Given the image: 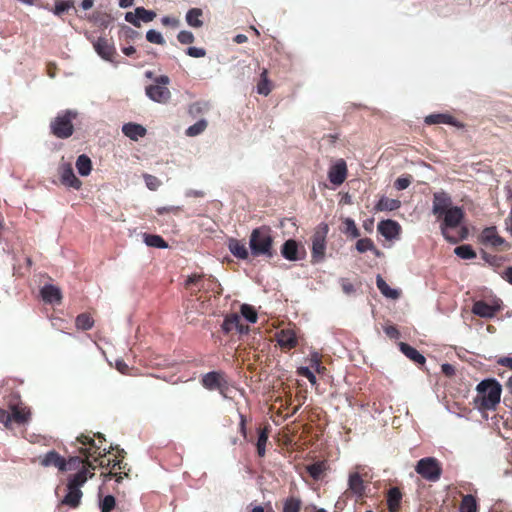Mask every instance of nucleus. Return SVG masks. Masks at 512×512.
Segmentation results:
<instances>
[{"instance_id": "nucleus-48", "label": "nucleus", "mask_w": 512, "mask_h": 512, "mask_svg": "<svg viewBox=\"0 0 512 512\" xmlns=\"http://www.w3.org/2000/svg\"><path fill=\"white\" fill-rule=\"evenodd\" d=\"M136 14L138 15L139 17V21H143V22H151L156 14L155 12L153 11H150V10H146L145 8L143 7H137L136 8Z\"/></svg>"}, {"instance_id": "nucleus-27", "label": "nucleus", "mask_w": 512, "mask_h": 512, "mask_svg": "<svg viewBox=\"0 0 512 512\" xmlns=\"http://www.w3.org/2000/svg\"><path fill=\"white\" fill-rule=\"evenodd\" d=\"M376 284L380 292L387 298L397 299L400 295L399 291L396 289H392L389 285L384 281V279L378 275L376 278Z\"/></svg>"}, {"instance_id": "nucleus-21", "label": "nucleus", "mask_w": 512, "mask_h": 512, "mask_svg": "<svg viewBox=\"0 0 512 512\" xmlns=\"http://www.w3.org/2000/svg\"><path fill=\"white\" fill-rule=\"evenodd\" d=\"M401 352L408 357L410 360L414 361L417 364H424L426 359L425 357L419 353L415 348L412 346L401 342L399 344Z\"/></svg>"}, {"instance_id": "nucleus-25", "label": "nucleus", "mask_w": 512, "mask_h": 512, "mask_svg": "<svg viewBox=\"0 0 512 512\" xmlns=\"http://www.w3.org/2000/svg\"><path fill=\"white\" fill-rule=\"evenodd\" d=\"M297 251H298L297 243H296V241H294L292 239L287 240L283 244L282 249H281V253H282L283 257L289 261H296L298 259Z\"/></svg>"}, {"instance_id": "nucleus-22", "label": "nucleus", "mask_w": 512, "mask_h": 512, "mask_svg": "<svg viewBox=\"0 0 512 512\" xmlns=\"http://www.w3.org/2000/svg\"><path fill=\"white\" fill-rule=\"evenodd\" d=\"M349 490L357 496L364 494L365 486L364 481L358 473H352L348 479Z\"/></svg>"}, {"instance_id": "nucleus-26", "label": "nucleus", "mask_w": 512, "mask_h": 512, "mask_svg": "<svg viewBox=\"0 0 512 512\" xmlns=\"http://www.w3.org/2000/svg\"><path fill=\"white\" fill-rule=\"evenodd\" d=\"M76 168L81 176H88L92 170L90 158L85 154L80 155L76 160Z\"/></svg>"}, {"instance_id": "nucleus-60", "label": "nucleus", "mask_w": 512, "mask_h": 512, "mask_svg": "<svg viewBox=\"0 0 512 512\" xmlns=\"http://www.w3.org/2000/svg\"><path fill=\"white\" fill-rule=\"evenodd\" d=\"M441 370L448 377H451L455 374L454 366H452L451 364H448V363L442 364Z\"/></svg>"}, {"instance_id": "nucleus-36", "label": "nucleus", "mask_w": 512, "mask_h": 512, "mask_svg": "<svg viewBox=\"0 0 512 512\" xmlns=\"http://www.w3.org/2000/svg\"><path fill=\"white\" fill-rule=\"evenodd\" d=\"M77 440H78L81 444H83V445H86V444H89V445H90V448H88V449H87V448H85V449H84V448H82V449L80 450V451H81V453H82L83 455H85L87 458H89V457L93 456V454L96 452V451H93V452H92V450L96 449V448H95V442H94V439H92V438H91V437H89V436H84V435H82V436L78 437V439H77Z\"/></svg>"}, {"instance_id": "nucleus-35", "label": "nucleus", "mask_w": 512, "mask_h": 512, "mask_svg": "<svg viewBox=\"0 0 512 512\" xmlns=\"http://www.w3.org/2000/svg\"><path fill=\"white\" fill-rule=\"evenodd\" d=\"M239 322H240V316L238 314H236V313L230 314V315L226 316V318L224 319L223 324H222V329L226 333H229L232 330L236 329Z\"/></svg>"}, {"instance_id": "nucleus-15", "label": "nucleus", "mask_w": 512, "mask_h": 512, "mask_svg": "<svg viewBox=\"0 0 512 512\" xmlns=\"http://www.w3.org/2000/svg\"><path fill=\"white\" fill-rule=\"evenodd\" d=\"M276 340L282 349H292L297 346V337L292 329H283L276 334Z\"/></svg>"}, {"instance_id": "nucleus-9", "label": "nucleus", "mask_w": 512, "mask_h": 512, "mask_svg": "<svg viewBox=\"0 0 512 512\" xmlns=\"http://www.w3.org/2000/svg\"><path fill=\"white\" fill-rule=\"evenodd\" d=\"M93 48L96 53L106 61H113V57L115 55V47L112 42L104 37H99L96 40L92 41Z\"/></svg>"}, {"instance_id": "nucleus-50", "label": "nucleus", "mask_w": 512, "mask_h": 512, "mask_svg": "<svg viewBox=\"0 0 512 512\" xmlns=\"http://www.w3.org/2000/svg\"><path fill=\"white\" fill-rule=\"evenodd\" d=\"M177 39L181 44H191L194 42L195 37L192 32L182 30L178 33Z\"/></svg>"}, {"instance_id": "nucleus-42", "label": "nucleus", "mask_w": 512, "mask_h": 512, "mask_svg": "<svg viewBox=\"0 0 512 512\" xmlns=\"http://www.w3.org/2000/svg\"><path fill=\"white\" fill-rule=\"evenodd\" d=\"M206 127L207 122L205 120H199L195 124L188 127V129L186 130V134L191 137L197 136L201 134L206 129Z\"/></svg>"}, {"instance_id": "nucleus-16", "label": "nucleus", "mask_w": 512, "mask_h": 512, "mask_svg": "<svg viewBox=\"0 0 512 512\" xmlns=\"http://www.w3.org/2000/svg\"><path fill=\"white\" fill-rule=\"evenodd\" d=\"M481 242L484 245L498 247L505 243V240L498 234L496 227L485 228L480 236Z\"/></svg>"}, {"instance_id": "nucleus-5", "label": "nucleus", "mask_w": 512, "mask_h": 512, "mask_svg": "<svg viewBox=\"0 0 512 512\" xmlns=\"http://www.w3.org/2000/svg\"><path fill=\"white\" fill-rule=\"evenodd\" d=\"M77 116V112L67 110L59 114L51 123L52 133L58 138H68L73 134L74 128L72 120Z\"/></svg>"}, {"instance_id": "nucleus-47", "label": "nucleus", "mask_w": 512, "mask_h": 512, "mask_svg": "<svg viewBox=\"0 0 512 512\" xmlns=\"http://www.w3.org/2000/svg\"><path fill=\"white\" fill-rule=\"evenodd\" d=\"M73 7V2L70 0L59 1L55 4L53 13L57 16L62 15Z\"/></svg>"}, {"instance_id": "nucleus-8", "label": "nucleus", "mask_w": 512, "mask_h": 512, "mask_svg": "<svg viewBox=\"0 0 512 512\" xmlns=\"http://www.w3.org/2000/svg\"><path fill=\"white\" fill-rule=\"evenodd\" d=\"M453 207L454 206L452 205V199L447 193L443 191L434 193L432 212L435 216L440 218L444 213H446L447 211H449V209H452Z\"/></svg>"}, {"instance_id": "nucleus-30", "label": "nucleus", "mask_w": 512, "mask_h": 512, "mask_svg": "<svg viewBox=\"0 0 512 512\" xmlns=\"http://www.w3.org/2000/svg\"><path fill=\"white\" fill-rule=\"evenodd\" d=\"M427 124H451L455 125L454 119L448 114H431L425 118Z\"/></svg>"}, {"instance_id": "nucleus-63", "label": "nucleus", "mask_w": 512, "mask_h": 512, "mask_svg": "<svg viewBox=\"0 0 512 512\" xmlns=\"http://www.w3.org/2000/svg\"><path fill=\"white\" fill-rule=\"evenodd\" d=\"M178 211H179V207H175V206L161 207V208L157 209V213L159 215L164 214V213H168V212L176 213Z\"/></svg>"}, {"instance_id": "nucleus-18", "label": "nucleus", "mask_w": 512, "mask_h": 512, "mask_svg": "<svg viewBox=\"0 0 512 512\" xmlns=\"http://www.w3.org/2000/svg\"><path fill=\"white\" fill-rule=\"evenodd\" d=\"M11 422L15 421L18 424H26L31 417L30 410L23 405H14L11 407Z\"/></svg>"}, {"instance_id": "nucleus-2", "label": "nucleus", "mask_w": 512, "mask_h": 512, "mask_svg": "<svg viewBox=\"0 0 512 512\" xmlns=\"http://www.w3.org/2000/svg\"><path fill=\"white\" fill-rule=\"evenodd\" d=\"M249 247L251 254L255 257H273L275 251L273 249V237L271 228L268 226H261L252 230L249 239Z\"/></svg>"}, {"instance_id": "nucleus-64", "label": "nucleus", "mask_w": 512, "mask_h": 512, "mask_svg": "<svg viewBox=\"0 0 512 512\" xmlns=\"http://www.w3.org/2000/svg\"><path fill=\"white\" fill-rule=\"evenodd\" d=\"M497 362L498 364L508 367L512 370V357H502Z\"/></svg>"}, {"instance_id": "nucleus-13", "label": "nucleus", "mask_w": 512, "mask_h": 512, "mask_svg": "<svg viewBox=\"0 0 512 512\" xmlns=\"http://www.w3.org/2000/svg\"><path fill=\"white\" fill-rule=\"evenodd\" d=\"M377 229L379 233L387 240L398 238L401 226L393 220H383L378 223Z\"/></svg>"}, {"instance_id": "nucleus-4", "label": "nucleus", "mask_w": 512, "mask_h": 512, "mask_svg": "<svg viewBox=\"0 0 512 512\" xmlns=\"http://www.w3.org/2000/svg\"><path fill=\"white\" fill-rule=\"evenodd\" d=\"M480 405L484 409H494L500 402L501 385L494 379H486L481 381L476 388Z\"/></svg>"}, {"instance_id": "nucleus-24", "label": "nucleus", "mask_w": 512, "mask_h": 512, "mask_svg": "<svg viewBox=\"0 0 512 512\" xmlns=\"http://www.w3.org/2000/svg\"><path fill=\"white\" fill-rule=\"evenodd\" d=\"M401 207V201L398 199H391L388 197H381L377 202L375 209L377 211H393Z\"/></svg>"}, {"instance_id": "nucleus-6", "label": "nucleus", "mask_w": 512, "mask_h": 512, "mask_svg": "<svg viewBox=\"0 0 512 512\" xmlns=\"http://www.w3.org/2000/svg\"><path fill=\"white\" fill-rule=\"evenodd\" d=\"M416 472L424 479L436 482L440 479L442 468L438 460L434 457L422 458L418 461Z\"/></svg>"}, {"instance_id": "nucleus-43", "label": "nucleus", "mask_w": 512, "mask_h": 512, "mask_svg": "<svg viewBox=\"0 0 512 512\" xmlns=\"http://www.w3.org/2000/svg\"><path fill=\"white\" fill-rule=\"evenodd\" d=\"M324 470H325V464L323 462L314 463L307 467L308 473L315 480H317L321 477Z\"/></svg>"}, {"instance_id": "nucleus-58", "label": "nucleus", "mask_w": 512, "mask_h": 512, "mask_svg": "<svg viewBox=\"0 0 512 512\" xmlns=\"http://www.w3.org/2000/svg\"><path fill=\"white\" fill-rule=\"evenodd\" d=\"M202 278H203L202 275L193 274V275L189 276L188 279L186 280V286H191L193 284L200 285L202 282Z\"/></svg>"}, {"instance_id": "nucleus-41", "label": "nucleus", "mask_w": 512, "mask_h": 512, "mask_svg": "<svg viewBox=\"0 0 512 512\" xmlns=\"http://www.w3.org/2000/svg\"><path fill=\"white\" fill-rule=\"evenodd\" d=\"M76 326L78 329L89 330L93 326V320L88 314H80L76 318Z\"/></svg>"}, {"instance_id": "nucleus-39", "label": "nucleus", "mask_w": 512, "mask_h": 512, "mask_svg": "<svg viewBox=\"0 0 512 512\" xmlns=\"http://www.w3.org/2000/svg\"><path fill=\"white\" fill-rule=\"evenodd\" d=\"M241 315L250 323H255L257 321V312L256 310L248 304H243L240 308Z\"/></svg>"}, {"instance_id": "nucleus-51", "label": "nucleus", "mask_w": 512, "mask_h": 512, "mask_svg": "<svg viewBox=\"0 0 512 512\" xmlns=\"http://www.w3.org/2000/svg\"><path fill=\"white\" fill-rule=\"evenodd\" d=\"M297 372L300 376L307 378L312 385L316 384V377L308 367H300Z\"/></svg>"}, {"instance_id": "nucleus-33", "label": "nucleus", "mask_w": 512, "mask_h": 512, "mask_svg": "<svg viewBox=\"0 0 512 512\" xmlns=\"http://www.w3.org/2000/svg\"><path fill=\"white\" fill-rule=\"evenodd\" d=\"M257 92L264 96H267L271 92L270 81L268 79V72L266 69H263L260 74V81L257 84Z\"/></svg>"}, {"instance_id": "nucleus-11", "label": "nucleus", "mask_w": 512, "mask_h": 512, "mask_svg": "<svg viewBox=\"0 0 512 512\" xmlns=\"http://www.w3.org/2000/svg\"><path fill=\"white\" fill-rule=\"evenodd\" d=\"M59 175L62 184L65 186L78 190L82 185V182L75 176L72 166L68 163L60 165Z\"/></svg>"}, {"instance_id": "nucleus-38", "label": "nucleus", "mask_w": 512, "mask_h": 512, "mask_svg": "<svg viewBox=\"0 0 512 512\" xmlns=\"http://www.w3.org/2000/svg\"><path fill=\"white\" fill-rule=\"evenodd\" d=\"M268 441V431L266 428L260 431L257 440V453L260 457H263L266 452V443Z\"/></svg>"}, {"instance_id": "nucleus-55", "label": "nucleus", "mask_w": 512, "mask_h": 512, "mask_svg": "<svg viewBox=\"0 0 512 512\" xmlns=\"http://www.w3.org/2000/svg\"><path fill=\"white\" fill-rule=\"evenodd\" d=\"M125 20L136 27H140V21L138 15L136 14V11L134 13L127 12L125 14Z\"/></svg>"}, {"instance_id": "nucleus-44", "label": "nucleus", "mask_w": 512, "mask_h": 512, "mask_svg": "<svg viewBox=\"0 0 512 512\" xmlns=\"http://www.w3.org/2000/svg\"><path fill=\"white\" fill-rule=\"evenodd\" d=\"M146 39L150 43H154V44H158V45L165 44V39L162 36V34L159 31L154 30V29H150V30L147 31Z\"/></svg>"}, {"instance_id": "nucleus-46", "label": "nucleus", "mask_w": 512, "mask_h": 512, "mask_svg": "<svg viewBox=\"0 0 512 512\" xmlns=\"http://www.w3.org/2000/svg\"><path fill=\"white\" fill-rule=\"evenodd\" d=\"M345 233L349 234L353 238H357L360 235V232L351 218L344 219Z\"/></svg>"}, {"instance_id": "nucleus-59", "label": "nucleus", "mask_w": 512, "mask_h": 512, "mask_svg": "<svg viewBox=\"0 0 512 512\" xmlns=\"http://www.w3.org/2000/svg\"><path fill=\"white\" fill-rule=\"evenodd\" d=\"M161 22L165 26L177 27L179 25V20L178 19L172 18V17H169V16L163 17Z\"/></svg>"}, {"instance_id": "nucleus-53", "label": "nucleus", "mask_w": 512, "mask_h": 512, "mask_svg": "<svg viewBox=\"0 0 512 512\" xmlns=\"http://www.w3.org/2000/svg\"><path fill=\"white\" fill-rule=\"evenodd\" d=\"M186 54L193 58H202L206 55V51L200 47H189L186 50Z\"/></svg>"}, {"instance_id": "nucleus-57", "label": "nucleus", "mask_w": 512, "mask_h": 512, "mask_svg": "<svg viewBox=\"0 0 512 512\" xmlns=\"http://www.w3.org/2000/svg\"><path fill=\"white\" fill-rule=\"evenodd\" d=\"M216 283V280L214 277L212 276H209V278H207L206 280H203L202 279V282L199 286V289L200 290H210V289H213V284Z\"/></svg>"}, {"instance_id": "nucleus-40", "label": "nucleus", "mask_w": 512, "mask_h": 512, "mask_svg": "<svg viewBox=\"0 0 512 512\" xmlns=\"http://www.w3.org/2000/svg\"><path fill=\"white\" fill-rule=\"evenodd\" d=\"M300 509H301L300 499L290 497L285 500L282 512H300Z\"/></svg>"}, {"instance_id": "nucleus-54", "label": "nucleus", "mask_w": 512, "mask_h": 512, "mask_svg": "<svg viewBox=\"0 0 512 512\" xmlns=\"http://www.w3.org/2000/svg\"><path fill=\"white\" fill-rule=\"evenodd\" d=\"M411 183V179L409 177H399L396 179L394 186L397 190H404L408 188Z\"/></svg>"}, {"instance_id": "nucleus-12", "label": "nucleus", "mask_w": 512, "mask_h": 512, "mask_svg": "<svg viewBox=\"0 0 512 512\" xmlns=\"http://www.w3.org/2000/svg\"><path fill=\"white\" fill-rule=\"evenodd\" d=\"M346 176L347 166L343 159H339L328 171L329 181L336 186L341 185L345 181Z\"/></svg>"}, {"instance_id": "nucleus-49", "label": "nucleus", "mask_w": 512, "mask_h": 512, "mask_svg": "<svg viewBox=\"0 0 512 512\" xmlns=\"http://www.w3.org/2000/svg\"><path fill=\"white\" fill-rule=\"evenodd\" d=\"M115 507V498L112 495H107L100 502L101 512H111Z\"/></svg>"}, {"instance_id": "nucleus-56", "label": "nucleus", "mask_w": 512, "mask_h": 512, "mask_svg": "<svg viewBox=\"0 0 512 512\" xmlns=\"http://www.w3.org/2000/svg\"><path fill=\"white\" fill-rule=\"evenodd\" d=\"M0 423H3L6 428L11 424V415L4 409H0Z\"/></svg>"}, {"instance_id": "nucleus-29", "label": "nucleus", "mask_w": 512, "mask_h": 512, "mask_svg": "<svg viewBox=\"0 0 512 512\" xmlns=\"http://www.w3.org/2000/svg\"><path fill=\"white\" fill-rule=\"evenodd\" d=\"M221 375L217 372H209L204 375L202 384L205 388L213 390L219 388Z\"/></svg>"}, {"instance_id": "nucleus-17", "label": "nucleus", "mask_w": 512, "mask_h": 512, "mask_svg": "<svg viewBox=\"0 0 512 512\" xmlns=\"http://www.w3.org/2000/svg\"><path fill=\"white\" fill-rule=\"evenodd\" d=\"M123 134L130 138L133 141H137L139 138H142L146 135V128L137 123H126L122 126Z\"/></svg>"}, {"instance_id": "nucleus-62", "label": "nucleus", "mask_w": 512, "mask_h": 512, "mask_svg": "<svg viewBox=\"0 0 512 512\" xmlns=\"http://www.w3.org/2000/svg\"><path fill=\"white\" fill-rule=\"evenodd\" d=\"M99 464L102 467L111 466L112 469H116V468L121 469L120 461H116V460H113V461L108 460L107 463H105L104 460H101Z\"/></svg>"}, {"instance_id": "nucleus-10", "label": "nucleus", "mask_w": 512, "mask_h": 512, "mask_svg": "<svg viewBox=\"0 0 512 512\" xmlns=\"http://www.w3.org/2000/svg\"><path fill=\"white\" fill-rule=\"evenodd\" d=\"M147 97L157 103H167L171 98L168 87L159 84H152L146 87Z\"/></svg>"}, {"instance_id": "nucleus-37", "label": "nucleus", "mask_w": 512, "mask_h": 512, "mask_svg": "<svg viewBox=\"0 0 512 512\" xmlns=\"http://www.w3.org/2000/svg\"><path fill=\"white\" fill-rule=\"evenodd\" d=\"M454 253L462 259H473L476 257V253L470 245H461L454 249Z\"/></svg>"}, {"instance_id": "nucleus-34", "label": "nucleus", "mask_w": 512, "mask_h": 512, "mask_svg": "<svg viewBox=\"0 0 512 512\" xmlns=\"http://www.w3.org/2000/svg\"><path fill=\"white\" fill-rule=\"evenodd\" d=\"M460 512H477V502L474 496L466 495L463 497Z\"/></svg>"}, {"instance_id": "nucleus-61", "label": "nucleus", "mask_w": 512, "mask_h": 512, "mask_svg": "<svg viewBox=\"0 0 512 512\" xmlns=\"http://www.w3.org/2000/svg\"><path fill=\"white\" fill-rule=\"evenodd\" d=\"M310 363H311V366L317 372H320L321 369H323V367H321V364H320V359H319V357H318V355L316 353L311 356Z\"/></svg>"}, {"instance_id": "nucleus-31", "label": "nucleus", "mask_w": 512, "mask_h": 512, "mask_svg": "<svg viewBox=\"0 0 512 512\" xmlns=\"http://www.w3.org/2000/svg\"><path fill=\"white\" fill-rule=\"evenodd\" d=\"M401 501V493L398 488H391L388 492V507L391 512H396Z\"/></svg>"}, {"instance_id": "nucleus-3", "label": "nucleus", "mask_w": 512, "mask_h": 512, "mask_svg": "<svg viewBox=\"0 0 512 512\" xmlns=\"http://www.w3.org/2000/svg\"><path fill=\"white\" fill-rule=\"evenodd\" d=\"M93 473H89L86 468H83L75 475H73L67 484V494L61 501V504L67 505L72 508L79 506L83 493L81 487L87 482L88 478L93 477Z\"/></svg>"}, {"instance_id": "nucleus-52", "label": "nucleus", "mask_w": 512, "mask_h": 512, "mask_svg": "<svg viewBox=\"0 0 512 512\" xmlns=\"http://www.w3.org/2000/svg\"><path fill=\"white\" fill-rule=\"evenodd\" d=\"M144 180L150 190H156L160 186V180L153 175H144Z\"/></svg>"}, {"instance_id": "nucleus-1", "label": "nucleus", "mask_w": 512, "mask_h": 512, "mask_svg": "<svg viewBox=\"0 0 512 512\" xmlns=\"http://www.w3.org/2000/svg\"><path fill=\"white\" fill-rule=\"evenodd\" d=\"M442 217L443 222L440 225V229L447 241L455 244L467 237L468 231L466 227L460 226L464 218V212L460 207L454 206L444 213Z\"/></svg>"}, {"instance_id": "nucleus-19", "label": "nucleus", "mask_w": 512, "mask_h": 512, "mask_svg": "<svg viewBox=\"0 0 512 512\" xmlns=\"http://www.w3.org/2000/svg\"><path fill=\"white\" fill-rule=\"evenodd\" d=\"M499 310V306L489 305L483 301H477L473 305V313L484 318H492Z\"/></svg>"}, {"instance_id": "nucleus-14", "label": "nucleus", "mask_w": 512, "mask_h": 512, "mask_svg": "<svg viewBox=\"0 0 512 512\" xmlns=\"http://www.w3.org/2000/svg\"><path fill=\"white\" fill-rule=\"evenodd\" d=\"M39 460L43 467L55 466L61 471L67 470V463L65 459L55 451H49L45 455L41 456Z\"/></svg>"}, {"instance_id": "nucleus-23", "label": "nucleus", "mask_w": 512, "mask_h": 512, "mask_svg": "<svg viewBox=\"0 0 512 512\" xmlns=\"http://www.w3.org/2000/svg\"><path fill=\"white\" fill-rule=\"evenodd\" d=\"M228 248L230 252L239 259H247L248 258V250L244 243L237 239H230Z\"/></svg>"}, {"instance_id": "nucleus-32", "label": "nucleus", "mask_w": 512, "mask_h": 512, "mask_svg": "<svg viewBox=\"0 0 512 512\" xmlns=\"http://www.w3.org/2000/svg\"><path fill=\"white\" fill-rule=\"evenodd\" d=\"M143 238H144L145 244L149 247L162 248V249H165L168 247V244L159 235L144 234Z\"/></svg>"}, {"instance_id": "nucleus-7", "label": "nucleus", "mask_w": 512, "mask_h": 512, "mask_svg": "<svg viewBox=\"0 0 512 512\" xmlns=\"http://www.w3.org/2000/svg\"><path fill=\"white\" fill-rule=\"evenodd\" d=\"M328 230L327 224H320L313 234L312 258L315 262H321L324 259Z\"/></svg>"}, {"instance_id": "nucleus-45", "label": "nucleus", "mask_w": 512, "mask_h": 512, "mask_svg": "<svg viewBox=\"0 0 512 512\" xmlns=\"http://www.w3.org/2000/svg\"><path fill=\"white\" fill-rule=\"evenodd\" d=\"M356 249L360 253H364L366 251L375 250V245L369 238L359 239L356 243Z\"/></svg>"}, {"instance_id": "nucleus-28", "label": "nucleus", "mask_w": 512, "mask_h": 512, "mask_svg": "<svg viewBox=\"0 0 512 512\" xmlns=\"http://www.w3.org/2000/svg\"><path fill=\"white\" fill-rule=\"evenodd\" d=\"M202 14L203 12L199 8L190 9L186 14L188 25L194 28H200L203 25V21L201 20Z\"/></svg>"}, {"instance_id": "nucleus-20", "label": "nucleus", "mask_w": 512, "mask_h": 512, "mask_svg": "<svg viewBox=\"0 0 512 512\" xmlns=\"http://www.w3.org/2000/svg\"><path fill=\"white\" fill-rule=\"evenodd\" d=\"M41 296L45 302L59 303L61 300V291L53 285H45L41 289Z\"/></svg>"}]
</instances>
